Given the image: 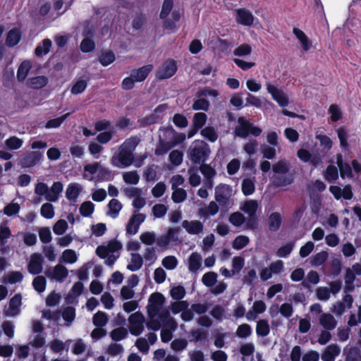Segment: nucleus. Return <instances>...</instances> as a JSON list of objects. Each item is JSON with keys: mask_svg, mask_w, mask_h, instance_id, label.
Returning <instances> with one entry per match:
<instances>
[{"mask_svg": "<svg viewBox=\"0 0 361 361\" xmlns=\"http://www.w3.org/2000/svg\"><path fill=\"white\" fill-rule=\"evenodd\" d=\"M270 333V326L266 319H259L257 322L256 334L258 336L265 337Z\"/></svg>", "mask_w": 361, "mask_h": 361, "instance_id": "58836bf2", "label": "nucleus"}, {"mask_svg": "<svg viewBox=\"0 0 361 361\" xmlns=\"http://www.w3.org/2000/svg\"><path fill=\"white\" fill-rule=\"evenodd\" d=\"M21 38L20 32L17 28L11 30L6 37V44L10 47H13L18 44Z\"/></svg>", "mask_w": 361, "mask_h": 361, "instance_id": "2f4dec72", "label": "nucleus"}, {"mask_svg": "<svg viewBox=\"0 0 361 361\" xmlns=\"http://www.w3.org/2000/svg\"><path fill=\"white\" fill-rule=\"evenodd\" d=\"M40 214L44 218L47 219L54 218L55 215L54 206L49 202L43 204L40 209Z\"/></svg>", "mask_w": 361, "mask_h": 361, "instance_id": "e2e57ef3", "label": "nucleus"}, {"mask_svg": "<svg viewBox=\"0 0 361 361\" xmlns=\"http://www.w3.org/2000/svg\"><path fill=\"white\" fill-rule=\"evenodd\" d=\"M32 68V63L29 60L23 61L17 71V78L19 81H24Z\"/></svg>", "mask_w": 361, "mask_h": 361, "instance_id": "f704fd0d", "label": "nucleus"}, {"mask_svg": "<svg viewBox=\"0 0 361 361\" xmlns=\"http://www.w3.org/2000/svg\"><path fill=\"white\" fill-rule=\"evenodd\" d=\"M242 192L246 195H250L255 191V178H247L242 181Z\"/></svg>", "mask_w": 361, "mask_h": 361, "instance_id": "e433bc0d", "label": "nucleus"}, {"mask_svg": "<svg viewBox=\"0 0 361 361\" xmlns=\"http://www.w3.org/2000/svg\"><path fill=\"white\" fill-rule=\"evenodd\" d=\"M142 258L146 266L152 265L157 259L156 249L154 247H146Z\"/></svg>", "mask_w": 361, "mask_h": 361, "instance_id": "473e14b6", "label": "nucleus"}, {"mask_svg": "<svg viewBox=\"0 0 361 361\" xmlns=\"http://www.w3.org/2000/svg\"><path fill=\"white\" fill-rule=\"evenodd\" d=\"M281 224V216L278 212L272 213L269 218V227L272 231H277Z\"/></svg>", "mask_w": 361, "mask_h": 361, "instance_id": "09e8293b", "label": "nucleus"}, {"mask_svg": "<svg viewBox=\"0 0 361 361\" xmlns=\"http://www.w3.org/2000/svg\"><path fill=\"white\" fill-rule=\"evenodd\" d=\"M108 207L107 215L113 219H116L122 209V204L118 200L112 199L109 201Z\"/></svg>", "mask_w": 361, "mask_h": 361, "instance_id": "4c0bfd02", "label": "nucleus"}, {"mask_svg": "<svg viewBox=\"0 0 361 361\" xmlns=\"http://www.w3.org/2000/svg\"><path fill=\"white\" fill-rule=\"evenodd\" d=\"M208 145L202 140H195L190 147L189 157L195 164L203 163L209 156Z\"/></svg>", "mask_w": 361, "mask_h": 361, "instance_id": "39448f33", "label": "nucleus"}, {"mask_svg": "<svg viewBox=\"0 0 361 361\" xmlns=\"http://www.w3.org/2000/svg\"><path fill=\"white\" fill-rule=\"evenodd\" d=\"M21 305V296L16 294L9 301L7 306L4 310V313L8 317H16L20 313V307Z\"/></svg>", "mask_w": 361, "mask_h": 361, "instance_id": "dca6fc26", "label": "nucleus"}, {"mask_svg": "<svg viewBox=\"0 0 361 361\" xmlns=\"http://www.w3.org/2000/svg\"><path fill=\"white\" fill-rule=\"evenodd\" d=\"M128 335V330L124 327H118L111 331L110 336L113 341L118 342L125 339Z\"/></svg>", "mask_w": 361, "mask_h": 361, "instance_id": "864d4df0", "label": "nucleus"}, {"mask_svg": "<svg viewBox=\"0 0 361 361\" xmlns=\"http://www.w3.org/2000/svg\"><path fill=\"white\" fill-rule=\"evenodd\" d=\"M164 132L169 136L172 137L173 140H172L171 142L170 143V145L172 147L183 142L185 139V134L176 132L171 127L166 128L164 130Z\"/></svg>", "mask_w": 361, "mask_h": 361, "instance_id": "72a5a7b5", "label": "nucleus"}, {"mask_svg": "<svg viewBox=\"0 0 361 361\" xmlns=\"http://www.w3.org/2000/svg\"><path fill=\"white\" fill-rule=\"evenodd\" d=\"M183 154L182 152L174 149L171 151L169 156L170 162L175 166H178L183 162Z\"/></svg>", "mask_w": 361, "mask_h": 361, "instance_id": "69168bd1", "label": "nucleus"}, {"mask_svg": "<svg viewBox=\"0 0 361 361\" xmlns=\"http://www.w3.org/2000/svg\"><path fill=\"white\" fill-rule=\"evenodd\" d=\"M23 144V140L16 136H12L5 140V146L8 149L16 150L20 149Z\"/></svg>", "mask_w": 361, "mask_h": 361, "instance_id": "de8ad7c7", "label": "nucleus"}, {"mask_svg": "<svg viewBox=\"0 0 361 361\" xmlns=\"http://www.w3.org/2000/svg\"><path fill=\"white\" fill-rule=\"evenodd\" d=\"M217 203L216 200L211 201L207 207L199 209L198 214L200 216L204 218L216 215L219 210Z\"/></svg>", "mask_w": 361, "mask_h": 361, "instance_id": "7c9ffc66", "label": "nucleus"}, {"mask_svg": "<svg viewBox=\"0 0 361 361\" xmlns=\"http://www.w3.org/2000/svg\"><path fill=\"white\" fill-rule=\"evenodd\" d=\"M290 162L286 159H281L272 166V170L276 176L273 178V184L276 187H283L290 185L294 180L292 173H288L290 169Z\"/></svg>", "mask_w": 361, "mask_h": 361, "instance_id": "7ed1b4c3", "label": "nucleus"}, {"mask_svg": "<svg viewBox=\"0 0 361 361\" xmlns=\"http://www.w3.org/2000/svg\"><path fill=\"white\" fill-rule=\"evenodd\" d=\"M152 65L149 64L138 69L133 70L131 72V77L133 78L136 82H142L145 80L148 74L152 71Z\"/></svg>", "mask_w": 361, "mask_h": 361, "instance_id": "cd10ccee", "label": "nucleus"}, {"mask_svg": "<svg viewBox=\"0 0 361 361\" xmlns=\"http://www.w3.org/2000/svg\"><path fill=\"white\" fill-rule=\"evenodd\" d=\"M68 271L66 267L62 264H57L50 268L46 271L48 278L59 282L63 281L68 276Z\"/></svg>", "mask_w": 361, "mask_h": 361, "instance_id": "ddd939ff", "label": "nucleus"}, {"mask_svg": "<svg viewBox=\"0 0 361 361\" xmlns=\"http://www.w3.org/2000/svg\"><path fill=\"white\" fill-rule=\"evenodd\" d=\"M176 71V62L173 59H168L160 66L157 77L161 80L167 79L172 77Z\"/></svg>", "mask_w": 361, "mask_h": 361, "instance_id": "9b49d317", "label": "nucleus"}, {"mask_svg": "<svg viewBox=\"0 0 361 361\" xmlns=\"http://www.w3.org/2000/svg\"><path fill=\"white\" fill-rule=\"evenodd\" d=\"M23 279V275L20 271H11L6 274L3 278V281L6 283L14 284L20 282Z\"/></svg>", "mask_w": 361, "mask_h": 361, "instance_id": "c03bdc74", "label": "nucleus"}, {"mask_svg": "<svg viewBox=\"0 0 361 361\" xmlns=\"http://www.w3.org/2000/svg\"><path fill=\"white\" fill-rule=\"evenodd\" d=\"M315 138L319 140V145L322 147V152L326 153L332 148L333 142L331 139L323 134L319 130L316 131Z\"/></svg>", "mask_w": 361, "mask_h": 361, "instance_id": "c756f323", "label": "nucleus"}, {"mask_svg": "<svg viewBox=\"0 0 361 361\" xmlns=\"http://www.w3.org/2000/svg\"><path fill=\"white\" fill-rule=\"evenodd\" d=\"M63 185L61 182H54L49 190V194L46 197V200L49 202H57L63 191Z\"/></svg>", "mask_w": 361, "mask_h": 361, "instance_id": "393cba45", "label": "nucleus"}, {"mask_svg": "<svg viewBox=\"0 0 361 361\" xmlns=\"http://www.w3.org/2000/svg\"><path fill=\"white\" fill-rule=\"evenodd\" d=\"M47 82V78L41 75L29 78L27 81V85L32 89H40L44 87Z\"/></svg>", "mask_w": 361, "mask_h": 361, "instance_id": "c9c22d12", "label": "nucleus"}, {"mask_svg": "<svg viewBox=\"0 0 361 361\" xmlns=\"http://www.w3.org/2000/svg\"><path fill=\"white\" fill-rule=\"evenodd\" d=\"M328 258V253L326 251H321L313 256L310 259V264L312 266L317 267L323 264Z\"/></svg>", "mask_w": 361, "mask_h": 361, "instance_id": "4d7b16f0", "label": "nucleus"}, {"mask_svg": "<svg viewBox=\"0 0 361 361\" xmlns=\"http://www.w3.org/2000/svg\"><path fill=\"white\" fill-rule=\"evenodd\" d=\"M171 199L175 203H181L187 198V192L183 188L172 189Z\"/></svg>", "mask_w": 361, "mask_h": 361, "instance_id": "680f3d73", "label": "nucleus"}, {"mask_svg": "<svg viewBox=\"0 0 361 361\" xmlns=\"http://www.w3.org/2000/svg\"><path fill=\"white\" fill-rule=\"evenodd\" d=\"M78 258V255L73 250L67 249L62 252L61 259L66 264H73L77 262Z\"/></svg>", "mask_w": 361, "mask_h": 361, "instance_id": "8fccbe9b", "label": "nucleus"}, {"mask_svg": "<svg viewBox=\"0 0 361 361\" xmlns=\"http://www.w3.org/2000/svg\"><path fill=\"white\" fill-rule=\"evenodd\" d=\"M20 209V204L13 201L5 206L4 208V214L8 216H16L18 214Z\"/></svg>", "mask_w": 361, "mask_h": 361, "instance_id": "bf43d9fd", "label": "nucleus"}, {"mask_svg": "<svg viewBox=\"0 0 361 361\" xmlns=\"http://www.w3.org/2000/svg\"><path fill=\"white\" fill-rule=\"evenodd\" d=\"M182 227L190 235H200L203 233L204 224L198 220H184Z\"/></svg>", "mask_w": 361, "mask_h": 361, "instance_id": "2eb2a0df", "label": "nucleus"}, {"mask_svg": "<svg viewBox=\"0 0 361 361\" xmlns=\"http://www.w3.org/2000/svg\"><path fill=\"white\" fill-rule=\"evenodd\" d=\"M188 268L189 271L193 274H197L202 269V257L200 253H191L188 259Z\"/></svg>", "mask_w": 361, "mask_h": 361, "instance_id": "a211bd4d", "label": "nucleus"}, {"mask_svg": "<svg viewBox=\"0 0 361 361\" xmlns=\"http://www.w3.org/2000/svg\"><path fill=\"white\" fill-rule=\"evenodd\" d=\"M201 135L209 141L214 142L218 138V134L214 128L207 126L201 130Z\"/></svg>", "mask_w": 361, "mask_h": 361, "instance_id": "0e129e2a", "label": "nucleus"}, {"mask_svg": "<svg viewBox=\"0 0 361 361\" xmlns=\"http://www.w3.org/2000/svg\"><path fill=\"white\" fill-rule=\"evenodd\" d=\"M123 179L127 184L137 185L140 180V176L136 171H132L123 173Z\"/></svg>", "mask_w": 361, "mask_h": 361, "instance_id": "052dcab7", "label": "nucleus"}, {"mask_svg": "<svg viewBox=\"0 0 361 361\" xmlns=\"http://www.w3.org/2000/svg\"><path fill=\"white\" fill-rule=\"evenodd\" d=\"M149 318L150 319L146 323V326L149 330L158 331L161 326L171 329H176L177 328V323L173 318H167L166 320L163 321L159 316Z\"/></svg>", "mask_w": 361, "mask_h": 361, "instance_id": "9d476101", "label": "nucleus"}, {"mask_svg": "<svg viewBox=\"0 0 361 361\" xmlns=\"http://www.w3.org/2000/svg\"><path fill=\"white\" fill-rule=\"evenodd\" d=\"M94 204L90 201L84 202L80 207V213L82 216H90L94 212Z\"/></svg>", "mask_w": 361, "mask_h": 361, "instance_id": "338daca9", "label": "nucleus"}, {"mask_svg": "<svg viewBox=\"0 0 361 361\" xmlns=\"http://www.w3.org/2000/svg\"><path fill=\"white\" fill-rule=\"evenodd\" d=\"M336 164L339 168L340 174L342 178L353 177L352 168L348 163L343 161V156L341 154H336Z\"/></svg>", "mask_w": 361, "mask_h": 361, "instance_id": "bb28decb", "label": "nucleus"}, {"mask_svg": "<svg viewBox=\"0 0 361 361\" xmlns=\"http://www.w3.org/2000/svg\"><path fill=\"white\" fill-rule=\"evenodd\" d=\"M178 264V259L173 255H169L161 260V265L167 270H174Z\"/></svg>", "mask_w": 361, "mask_h": 361, "instance_id": "3c124183", "label": "nucleus"}, {"mask_svg": "<svg viewBox=\"0 0 361 361\" xmlns=\"http://www.w3.org/2000/svg\"><path fill=\"white\" fill-rule=\"evenodd\" d=\"M238 123L235 128V134L238 137L246 138L249 133L257 137L262 133L261 128L255 126L243 116L238 118Z\"/></svg>", "mask_w": 361, "mask_h": 361, "instance_id": "0eeeda50", "label": "nucleus"}, {"mask_svg": "<svg viewBox=\"0 0 361 361\" xmlns=\"http://www.w3.org/2000/svg\"><path fill=\"white\" fill-rule=\"evenodd\" d=\"M324 177L329 183H334L338 178V170L336 166L329 165L325 171Z\"/></svg>", "mask_w": 361, "mask_h": 361, "instance_id": "ea45409f", "label": "nucleus"}, {"mask_svg": "<svg viewBox=\"0 0 361 361\" xmlns=\"http://www.w3.org/2000/svg\"><path fill=\"white\" fill-rule=\"evenodd\" d=\"M140 142L137 136L126 139L119 147L118 152L113 155L111 164L116 167L124 169L133 164L134 161L133 151Z\"/></svg>", "mask_w": 361, "mask_h": 361, "instance_id": "f257e3e1", "label": "nucleus"}, {"mask_svg": "<svg viewBox=\"0 0 361 361\" xmlns=\"http://www.w3.org/2000/svg\"><path fill=\"white\" fill-rule=\"evenodd\" d=\"M156 238L157 235L154 231H145L140 235V241L149 247H152L151 245L156 243Z\"/></svg>", "mask_w": 361, "mask_h": 361, "instance_id": "6e6d98bb", "label": "nucleus"}, {"mask_svg": "<svg viewBox=\"0 0 361 361\" xmlns=\"http://www.w3.org/2000/svg\"><path fill=\"white\" fill-rule=\"evenodd\" d=\"M329 190L336 200H340L343 197L345 200H351L353 196L352 188L350 185H345L343 188L336 185H331L329 187Z\"/></svg>", "mask_w": 361, "mask_h": 361, "instance_id": "f3484780", "label": "nucleus"}, {"mask_svg": "<svg viewBox=\"0 0 361 361\" xmlns=\"http://www.w3.org/2000/svg\"><path fill=\"white\" fill-rule=\"evenodd\" d=\"M254 16L246 8L236 10V22L245 26H250L254 22Z\"/></svg>", "mask_w": 361, "mask_h": 361, "instance_id": "aec40b11", "label": "nucleus"}, {"mask_svg": "<svg viewBox=\"0 0 361 361\" xmlns=\"http://www.w3.org/2000/svg\"><path fill=\"white\" fill-rule=\"evenodd\" d=\"M82 190V186L78 183H70L66 190V197L71 202H75Z\"/></svg>", "mask_w": 361, "mask_h": 361, "instance_id": "b1692460", "label": "nucleus"}, {"mask_svg": "<svg viewBox=\"0 0 361 361\" xmlns=\"http://www.w3.org/2000/svg\"><path fill=\"white\" fill-rule=\"evenodd\" d=\"M43 269V257L41 254L35 252L30 257L27 264V271L32 275L40 274Z\"/></svg>", "mask_w": 361, "mask_h": 361, "instance_id": "f8f14e48", "label": "nucleus"}, {"mask_svg": "<svg viewBox=\"0 0 361 361\" xmlns=\"http://www.w3.org/2000/svg\"><path fill=\"white\" fill-rule=\"evenodd\" d=\"M43 158V153L37 151L27 152L20 159L23 168H31L37 165Z\"/></svg>", "mask_w": 361, "mask_h": 361, "instance_id": "4468645a", "label": "nucleus"}, {"mask_svg": "<svg viewBox=\"0 0 361 361\" xmlns=\"http://www.w3.org/2000/svg\"><path fill=\"white\" fill-rule=\"evenodd\" d=\"M199 169L192 167L188 170L189 183L192 187H197L201 183V176L199 174Z\"/></svg>", "mask_w": 361, "mask_h": 361, "instance_id": "49530a36", "label": "nucleus"}, {"mask_svg": "<svg viewBox=\"0 0 361 361\" xmlns=\"http://www.w3.org/2000/svg\"><path fill=\"white\" fill-rule=\"evenodd\" d=\"M258 208V203L256 200H250L246 201L243 207H241V209L247 214L250 217H252L255 216L257 209Z\"/></svg>", "mask_w": 361, "mask_h": 361, "instance_id": "37998d69", "label": "nucleus"}, {"mask_svg": "<svg viewBox=\"0 0 361 361\" xmlns=\"http://www.w3.org/2000/svg\"><path fill=\"white\" fill-rule=\"evenodd\" d=\"M51 46V40L49 39H45L39 45L37 46L35 50V54L37 56H42L49 51Z\"/></svg>", "mask_w": 361, "mask_h": 361, "instance_id": "a18cd8bd", "label": "nucleus"}, {"mask_svg": "<svg viewBox=\"0 0 361 361\" xmlns=\"http://www.w3.org/2000/svg\"><path fill=\"white\" fill-rule=\"evenodd\" d=\"M341 353V348L337 344L329 345L323 351L321 358L322 361H334Z\"/></svg>", "mask_w": 361, "mask_h": 361, "instance_id": "4be33fe9", "label": "nucleus"}, {"mask_svg": "<svg viewBox=\"0 0 361 361\" xmlns=\"http://www.w3.org/2000/svg\"><path fill=\"white\" fill-rule=\"evenodd\" d=\"M267 305L262 300H256L254 302L252 309H250L245 314V317L248 321H255L257 319L258 314H262L266 311Z\"/></svg>", "mask_w": 361, "mask_h": 361, "instance_id": "6ab92c4d", "label": "nucleus"}, {"mask_svg": "<svg viewBox=\"0 0 361 361\" xmlns=\"http://www.w3.org/2000/svg\"><path fill=\"white\" fill-rule=\"evenodd\" d=\"M267 90L271 95L272 99L277 102L281 107H286L289 104L287 94L277 86L271 82H266Z\"/></svg>", "mask_w": 361, "mask_h": 361, "instance_id": "1a4fd4ad", "label": "nucleus"}, {"mask_svg": "<svg viewBox=\"0 0 361 361\" xmlns=\"http://www.w3.org/2000/svg\"><path fill=\"white\" fill-rule=\"evenodd\" d=\"M233 195L231 186L221 183L215 188V200L223 208L229 209L233 205L231 197Z\"/></svg>", "mask_w": 361, "mask_h": 361, "instance_id": "423d86ee", "label": "nucleus"}, {"mask_svg": "<svg viewBox=\"0 0 361 361\" xmlns=\"http://www.w3.org/2000/svg\"><path fill=\"white\" fill-rule=\"evenodd\" d=\"M320 325L326 330L332 331L336 325L337 321L330 313H322L319 318Z\"/></svg>", "mask_w": 361, "mask_h": 361, "instance_id": "a878e982", "label": "nucleus"}, {"mask_svg": "<svg viewBox=\"0 0 361 361\" xmlns=\"http://www.w3.org/2000/svg\"><path fill=\"white\" fill-rule=\"evenodd\" d=\"M123 245L117 240H111L105 245H99L96 249V254L102 259H104V263L107 266H112L120 257V250Z\"/></svg>", "mask_w": 361, "mask_h": 361, "instance_id": "f03ea898", "label": "nucleus"}, {"mask_svg": "<svg viewBox=\"0 0 361 361\" xmlns=\"http://www.w3.org/2000/svg\"><path fill=\"white\" fill-rule=\"evenodd\" d=\"M114 60L115 55L111 51L102 52L99 57V62L104 66H107L108 65L114 62Z\"/></svg>", "mask_w": 361, "mask_h": 361, "instance_id": "774afa93", "label": "nucleus"}, {"mask_svg": "<svg viewBox=\"0 0 361 361\" xmlns=\"http://www.w3.org/2000/svg\"><path fill=\"white\" fill-rule=\"evenodd\" d=\"M355 274L353 273V271L351 270V269L348 268L347 269L345 274V292L347 291H352L354 288L353 287V283L355 279Z\"/></svg>", "mask_w": 361, "mask_h": 361, "instance_id": "603ef678", "label": "nucleus"}, {"mask_svg": "<svg viewBox=\"0 0 361 361\" xmlns=\"http://www.w3.org/2000/svg\"><path fill=\"white\" fill-rule=\"evenodd\" d=\"M217 274L214 271L205 273L202 277V283L207 287L214 286L217 281Z\"/></svg>", "mask_w": 361, "mask_h": 361, "instance_id": "13d9d810", "label": "nucleus"}, {"mask_svg": "<svg viewBox=\"0 0 361 361\" xmlns=\"http://www.w3.org/2000/svg\"><path fill=\"white\" fill-rule=\"evenodd\" d=\"M293 33L300 42L303 52H307L311 49L312 42L302 30L298 27H294L293 29Z\"/></svg>", "mask_w": 361, "mask_h": 361, "instance_id": "412c9836", "label": "nucleus"}, {"mask_svg": "<svg viewBox=\"0 0 361 361\" xmlns=\"http://www.w3.org/2000/svg\"><path fill=\"white\" fill-rule=\"evenodd\" d=\"M128 322L129 331L132 335L137 336L144 331L145 318L141 312H136L130 314Z\"/></svg>", "mask_w": 361, "mask_h": 361, "instance_id": "6e6552de", "label": "nucleus"}, {"mask_svg": "<svg viewBox=\"0 0 361 361\" xmlns=\"http://www.w3.org/2000/svg\"><path fill=\"white\" fill-rule=\"evenodd\" d=\"M99 167V162H94L85 165L84 173L82 174L83 178L95 183Z\"/></svg>", "mask_w": 361, "mask_h": 361, "instance_id": "5701e85b", "label": "nucleus"}, {"mask_svg": "<svg viewBox=\"0 0 361 361\" xmlns=\"http://www.w3.org/2000/svg\"><path fill=\"white\" fill-rule=\"evenodd\" d=\"M142 256L137 252L130 254V259L127 266V269L131 271H136L140 269L143 265Z\"/></svg>", "mask_w": 361, "mask_h": 361, "instance_id": "c85d7f7f", "label": "nucleus"}, {"mask_svg": "<svg viewBox=\"0 0 361 361\" xmlns=\"http://www.w3.org/2000/svg\"><path fill=\"white\" fill-rule=\"evenodd\" d=\"M123 351L124 349L123 345L115 342L109 345L105 353L112 357H116L123 354Z\"/></svg>", "mask_w": 361, "mask_h": 361, "instance_id": "5fc2aeb1", "label": "nucleus"}, {"mask_svg": "<svg viewBox=\"0 0 361 361\" xmlns=\"http://www.w3.org/2000/svg\"><path fill=\"white\" fill-rule=\"evenodd\" d=\"M109 318L106 313L98 311L95 313L92 318V322L97 327L104 328L108 323Z\"/></svg>", "mask_w": 361, "mask_h": 361, "instance_id": "a19ab883", "label": "nucleus"}, {"mask_svg": "<svg viewBox=\"0 0 361 361\" xmlns=\"http://www.w3.org/2000/svg\"><path fill=\"white\" fill-rule=\"evenodd\" d=\"M345 361H361V351L357 347H350L344 350Z\"/></svg>", "mask_w": 361, "mask_h": 361, "instance_id": "79ce46f5", "label": "nucleus"}, {"mask_svg": "<svg viewBox=\"0 0 361 361\" xmlns=\"http://www.w3.org/2000/svg\"><path fill=\"white\" fill-rule=\"evenodd\" d=\"M164 298L159 293H153L149 298V304L147 305V313L149 317H156L159 316L162 321L167 318H171L169 311L164 308Z\"/></svg>", "mask_w": 361, "mask_h": 361, "instance_id": "20e7f679", "label": "nucleus"}]
</instances>
